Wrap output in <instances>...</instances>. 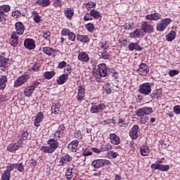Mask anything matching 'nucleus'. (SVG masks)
<instances>
[{
	"label": "nucleus",
	"instance_id": "nucleus-1",
	"mask_svg": "<svg viewBox=\"0 0 180 180\" xmlns=\"http://www.w3.org/2000/svg\"><path fill=\"white\" fill-rule=\"evenodd\" d=\"M153 113V108L150 107H144L139 109L136 111V115H138L140 118V122L142 124H146V122H148V117H143L146 115H151Z\"/></svg>",
	"mask_w": 180,
	"mask_h": 180
},
{
	"label": "nucleus",
	"instance_id": "nucleus-2",
	"mask_svg": "<svg viewBox=\"0 0 180 180\" xmlns=\"http://www.w3.org/2000/svg\"><path fill=\"white\" fill-rule=\"evenodd\" d=\"M91 165L94 168L99 169L105 167V165H112V162L105 159H97L92 162Z\"/></svg>",
	"mask_w": 180,
	"mask_h": 180
},
{
	"label": "nucleus",
	"instance_id": "nucleus-3",
	"mask_svg": "<svg viewBox=\"0 0 180 180\" xmlns=\"http://www.w3.org/2000/svg\"><path fill=\"white\" fill-rule=\"evenodd\" d=\"M139 92L142 95H150L151 94V85H150V83H143L139 86Z\"/></svg>",
	"mask_w": 180,
	"mask_h": 180
},
{
	"label": "nucleus",
	"instance_id": "nucleus-4",
	"mask_svg": "<svg viewBox=\"0 0 180 180\" xmlns=\"http://www.w3.org/2000/svg\"><path fill=\"white\" fill-rule=\"evenodd\" d=\"M149 71L150 70L148 69V66L144 63H141L139 69L136 70V72L143 77H146V75L148 74Z\"/></svg>",
	"mask_w": 180,
	"mask_h": 180
},
{
	"label": "nucleus",
	"instance_id": "nucleus-5",
	"mask_svg": "<svg viewBox=\"0 0 180 180\" xmlns=\"http://www.w3.org/2000/svg\"><path fill=\"white\" fill-rule=\"evenodd\" d=\"M27 79H29V75H22V76L19 77L14 82L15 88L22 86V85H23V84H25Z\"/></svg>",
	"mask_w": 180,
	"mask_h": 180
},
{
	"label": "nucleus",
	"instance_id": "nucleus-6",
	"mask_svg": "<svg viewBox=\"0 0 180 180\" xmlns=\"http://www.w3.org/2000/svg\"><path fill=\"white\" fill-rule=\"evenodd\" d=\"M151 169H158V171H162V172L169 171V166L168 165H160V164H152L150 165Z\"/></svg>",
	"mask_w": 180,
	"mask_h": 180
},
{
	"label": "nucleus",
	"instance_id": "nucleus-7",
	"mask_svg": "<svg viewBox=\"0 0 180 180\" xmlns=\"http://www.w3.org/2000/svg\"><path fill=\"white\" fill-rule=\"evenodd\" d=\"M91 107L90 108L91 113H99L100 110H105L106 106L103 103H101L98 105L96 104L92 103Z\"/></svg>",
	"mask_w": 180,
	"mask_h": 180
},
{
	"label": "nucleus",
	"instance_id": "nucleus-8",
	"mask_svg": "<svg viewBox=\"0 0 180 180\" xmlns=\"http://www.w3.org/2000/svg\"><path fill=\"white\" fill-rule=\"evenodd\" d=\"M24 46L28 50H34L36 48V43L33 39H25Z\"/></svg>",
	"mask_w": 180,
	"mask_h": 180
},
{
	"label": "nucleus",
	"instance_id": "nucleus-9",
	"mask_svg": "<svg viewBox=\"0 0 180 180\" xmlns=\"http://www.w3.org/2000/svg\"><path fill=\"white\" fill-rule=\"evenodd\" d=\"M139 126L135 124L129 131V136L132 140H137V137H139Z\"/></svg>",
	"mask_w": 180,
	"mask_h": 180
},
{
	"label": "nucleus",
	"instance_id": "nucleus-10",
	"mask_svg": "<svg viewBox=\"0 0 180 180\" xmlns=\"http://www.w3.org/2000/svg\"><path fill=\"white\" fill-rule=\"evenodd\" d=\"M98 74L100 77H108V68L106 64L101 63L98 65Z\"/></svg>",
	"mask_w": 180,
	"mask_h": 180
},
{
	"label": "nucleus",
	"instance_id": "nucleus-11",
	"mask_svg": "<svg viewBox=\"0 0 180 180\" xmlns=\"http://www.w3.org/2000/svg\"><path fill=\"white\" fill-rule=\"evenodd\" d=\"M141 30H143L144 33H153V32L154 31V28H153V26H151V25L147 24V22H143L141 24Z\"/></svg>",
	"mask_w": 180,
	"mask_h": 180
},
{
	"label": "nucleus",
	"instance_id": "nucleus-12",
	"mask_svg": "<svg viewBox=\"0 0 180 180\" xmlns=\"http://www.w3.org/2000/svg\"><path fill=\"white\" fill-rule=\"evenodd\" d=\"M79 142L77 140L72 141L68 145V150L70 153H76L77 148H78Z\"/></svg>",
	"mask_w": 180,
	"mask_h": 180
},
{
	"label": "nucleus",
	"instance_id": "nucleus-13",
	"mask_svg": "<svg viewBox=\"0 0 180 180\" xmlns=\"http://www.w3.org/2000/svg\"><path fill=\"white\" fill-rule=\"evenodd\" d=\"M15 30L19 36H22V34L25 32V25L22 22H18L15 24Z\"/></svg>",
	"mask_w": 180,
	"mask_h": 180
},
{
	"label": "nucleus",
	"instance_id": "nucleus-14",
	"mask_svg": "<svg viewBox=\"0 0 180 180\" xmlns=\"http://www.w3.org/2000/svg\"><path fill=\"white\" fill-rule=\"evenodd\" d=\"M84 97H85V88H84L82 86H79L77 99V101H79V102H82V99H84Z\"/></svg>",
	"mask_w": 180,
	"mask_h": 180
},
{
	"label": "nucleus",
	"instance_id": "nucleus-15",
	"mask_svg": "<svg viewBox=\"0 0 180 180\" xmlns=\"http://www.w3.org/2000/svg\"><path fill=\"white\" fill-rule=\"evenodd\" d=\"M128 49L129 51H134V50L141 51V50H143V47L140 46V45L137 42H131L129 44Z\"/></svg>",
	"mask_w": 180,
	"mask_h": 180
},
{
	"label": "nucleus",
	"instance_id": "nucleus-16",
	"mask_svg": "<svg viewBox=\"0 0 180 180\" xmlns=\"http://www.w3.org/2000/svg\"><path fill=\"white\" fill-rule=\"evenodd\" d=\"M143 36V32L141 29H136L134 32L129 33L131 39H140Z\"/></svg>",
	"mask_w": 180,
	"mask_h": 180
},
{
	"label": "nucleus",
	"instance_id": "nucleus-17",
	"mask_svg": "<svg viewBox=\"0 0 180 180\" xmlns=\"http://www.w3.org/2000/svg\"><path fill=\"white\" fill-rule=\"evenodd\" d=\"M77 58L79 61H82V63H88V61H89V56L84 51L79 53Z\"/></svg>",
	"mask_w": 180,
	"mask_h": 180
},
{
	"label": "nucleus",
	"instance_id": "nucleus-18",
	"mask_svg": "<svg viewBox=\"0 0 180 180\" xmlns=\"http://www.w3.org/2000/svg\"><path fill=\"white\" fill-rule=\"evenodd\" d=\"M22 147V143H11L8 146L7 150L10 151V153H13V151H16L19 150Z\"/></svg>",
	"mask_w": 180,
	"mask_h": 180
},
{
	"label": "nucleus",
	"instance_id": "nucleus-19",
	"mask_svg": "<svg viewBox=\"0 0 180 180\" xmlns=\"http://www.w3.org/2000/svg\"><path fill=\"white\" fill-rule=\"evenodd\" d=\"M110 140L112 144H115V146H117V144H120V138L117 136L116 134H110Z\"/></svg>",
	"mask_w": 180,
	"mask_h": 180
},
{
	"label": "nucleus",
	"instance_id": "nucleus-20",
	"mask_svg": "<svg viewBox=\"0 0 180 180\" xmlns=\"http://www.w3.org/2000/svg\"><path fill=\"white\" fill-rule=\"evenodd\" d=\"M146 18L148 20H159V19L161 18V15L160 13H154L152 14H148L146 16Z\"/></svg>",
	"mask_w": 180,
	"mask_h": 180
},
{
	"label": "nucleus",
	"instance_id": "nucleus-21",
	"mask_svg": "<svg viewBox=\"0 0 180 180\" xmlns=\"http://www.w3.org/2000/svg\"><path fill=\"white\" fill-rule=\"evenodd\" d=\"M43 117H44V116L43 115V112H39L34 119V126L39 127V126H40V123H41V120H43Z\"/></svg>",
	"mask_w": 180,
	"mask_h": 180
},
{
	"label": "nucleus",
	"instance_id": "nucleus-22",
	"mask_svg": "<svg viewBox=\"0 0 180 180\" xmlns=\"http://www.w3.org/2000/svg\"><path fill=\"white\" fill-rule=\"evenodd\" d=\"M6 82H8V77L6 76L3 75L0 78V89L4 91L6 87Z\"/></svg>",
	"mask_w": 180,
	"mask_h": 180
},
{
	"label": "nucleus",
	"instance_id": "nucleus-23",
	"mask_svg": "<svg viewBox=\"0 0 180 180\" xmlns=\"http://www.w3.org/2000/svg\"><path fill=\"white\" fill-rule=\"evenodd\" d=\"M67 79H68V73L60 75L59 79L57 80V83L58 85H63V84H65V82H67Z\"/></svg>",
	"mask_w": 180,
	"mask_h": 180
},
{
	"label": "nucleus",
	"instance_id": "nucleus-24",
	"mask_svg": "<svg viewBox=\"0 0 180 180\" xmlns=\"http://www.w3.org/2000/svg\"><path fill=\"white\" fill-rule=\"evenodd\" d=\"M64 13L66 16V18H68V19H72V17L74 16V9L71 8H68L64 11Z\"/></svg>",
	"mask_w": 180,
	"mask_h": 180
},
{
	"label": "nucleus",
	"instance_id": "nucleus-25",
	"mask_svg": "<svg viewBox=\"0 0 180 180\" xmlns=\"http://www.w3.org/2000/svg\"><path fill=\"white\" fill-rule=\"evenodd\" d=\"M36 4H37V5L39 6L46 8V6H49V5L51 4V1H50V0H38L36 1Z\"/></svg>",
	"mask_w": 180,
	"mask_h": 180
},
{
	"label": "nucleus",
	"instance_id": "nucleus-26",
	"mask_svg": "<svg viewBox=\"0 0 180 180\" xmlns=\"http://www.w3.org/2000/svg\"><path fill=\"white\" fill-rule=\"evenodd\" d=\"M43 52L46 54V56H51L56 53V49L50 47H44L43 48Z\"/></svg>",
	"mask_w": 180,
	"mask_h": 180
},
{
	"label": "nucleus",
	"instance_id": "nucleus-27",
	"mask_svg": "<svg viewBox=\"0 0 180 180\" xmlns=\"http://www.w3.org/2000/svg\"><path fill=\"white\" fill-rule=\"evenodd\" d=\"M77 39L79 41H82V43H89V37H88V35L78 34Z\"/></svg>",
	"mask_w": 180,
	"mask_h": 180
},
{
	"label": "nucleus",
	"instance_id": "nucleus-28",
	"mask_svg": "<svg viewBox=\"0 0 180 180\" xmlns=\"http://www.w3.org/2000/svg\"><path fill=\"white\" fill-rule=\"evenodd\" d=\"M48 144H49V146L55 150L58 147V142L54 139H49L48 141Z\"/></svg>",
	"mask_w": 180,
	"mask_h": 180
},
{
	"label": "nucleus",
	"instance_id": "nucleus-29",
	"mask_svg": "<svg viewBox=\"0 0 180 180\" xmlns=\"http://www.w3.org/2000/svg\"><path fill=\"white\" fill-rule=\"evenodd\" d=\"M32 16H33L34 22H35V23H40V22H41V18L40 17L37 11H34L32 12Z\"/></svg>",
	"mask_w": 180,
	"mask_h": 180
},
{
	"label": "nucleus",
	"instance_id": "nucleus-30",
	"mask_svg": "<svg viewBox=\"0 0 180 180\" xmlns=\"http://www.w3.org/2000/svg\"><path fill=\"white\" fill-rule=\"evenodd\" d=\"M176 36V32L175 31H171L168 34L166 35V39L167 41H172Z\"/></svg>",
	"mask_w": 180,
	"mask_h": 180
},
{
	"label": "nucleus",
	"instance_id": "nucleus-31",
	"mask_svg": "<svg viewBox=\"0 0 180 180\" xmlns=\"http://www.w3.org/2000/svg\"><path fill=\"white\" fill-rule=\"evenodd\" d=\"M140 151L141 155H143V157H146V155L150 154V148H148V146H143L141 148Z\"/></svg>",
	"mask_w": 180,
	"mask_h": 180
},
{
	"label": "nucleus",
	"instance_id": "nucleus-32",
	"mask_svg": "<svg viewBox=\"0 0 180 180\" xmlns=\"http://www.w3.org/2000/svg\"><path fill=\"white\" fill-rule=\"evenodd\" d=\"M9 61L8 58H6L4 56H0V67H4V68H6V65Z\"/></svg>",
	"mask_w": 180,
	"mask_h": 180
},
{
	"label": "nucleus",
	"instance_id": "nucleus-33",
	"mask_svg": "<svg viewBox=\"0 0 180 180\" xmlns=\"http://www.w3.org/2000/svg\"><path fill=\"white\" fill-rule=\"evenodd\" d=\"M56 75L55 71H51V72H45L44 73V77L46 78V79H51L54 76Z\"/></svg>",
	"mask_w": 180,
	"mask_h": 180
},
{
	"label": "nucleus",
	"instance_id": "nucleus-34",
	"mask_svg": "<svg viewBox=\"0 0 180 180\" xmlns=\"http://www.w3.org/2000/svg\"><path fill=\"white\" fill-rule=\"evenodd\" d=\"M9 11H11V6L6 4L0 6V12L2 13H8Z\"/></svg>",
	"mask_w": 180,
	"mask_h": 180
},
{
	"label": "nucleus",
	"instance_id": "nucleus-35",
	"mask_svg": "<svg viewBox=\"0 0 180 180\" xmlns=\"http://www.w3.org/2000/svg\"><path fill=\"white\" fill-rule=\"evenodd\" d=\"M90 15L94 18V19H99L101 18V13L95 9H92L90 11Z\"/></svg>",
	"mask_w": 180,
	"mask_h": 180
},
{
	"label": "nucleus",
	"instance_id": "nucleus-36",
	"mask_svg": "<svg viewBox=\"0 0 180 180\" xmlns=\"http://www.w3.org/2000/svg\"><path fill=\"white\" fill-rule=\"evenodd\" d=\"M72 160V157H70V155H65L60 158V162H62V164H68V162H70V161Z\"/></svg>",
	"mask_w": 180,
	"mask_h": 180
},
{
	"label": "nucleus",
	"instance_id": "nucleus-37",
	"mask_svg": "<svg viewBox=\"0 0 180 180\" xmlns=\"http://www.w3.org/2000/svg\"><path fill=\"white\" fill-rule=\"evenodd\" d=\"M41 151H44V153H47L48 154H51L56 150L50 146H43L41 148Z\"/></svg>",
	"mask_w": 180,
	"mask_h": 180
},
{
	"label": "nucleus",
	"instance_id": "nucleus-38",
	"mask_svg": "<svg viewBox=\"0 0 180 180\" xmlns=\"http://www.w3.org/2000/svg\"><path fill=\"white\" fill-rule=\"evenodd\" d=\"M162 94V91L161 89L155 90L153 94H151L150 96L151 98H160L161 96V94Z\"/></svg>",
	"mask_w": 180,
	"mask_h": 180
},
{
	"label": "nucleus",
	"instance_id": "nucleus-39",
	"mask_svg": "<svg viewBox=\"0 0 180 180\" xmlns=\"http://www.w3.org/2000/svg\"><path fill=\"white\" fill-rule=\"evenodd\" d=\"M51 110L54 115H57L60 112V105L58 104H54L51 106Z\"/></svg>",
	"mask_w": 180,
	"mask_h": 180
},
{
	"label": "nucleus",
	"instance_id": "nucleus-40",
	"mask_svg": "<svg viewBox=\"0 0 180 180\" xmlns=\"http://www.w3.org/2000/svg\"><path fill=\"white\" fill-rule=\"evenodd\" d=\"M51 36V32L50 31H44L42 32V37L45 39V40H48L49 43L51 42L50 37Z\"/></svg>",
	"mask_w": 180,
	"mask_h": 180
},
{
	"label": "nucleus",
	"instance_id": "nucleus-41",
	"mask_svg": "<svg viewBox=\"0 0 180 180\" xmlns=\"http://www.w3.org/2000/svg\"><path fill=\"white\" fill-rule=\"evenodd\" d=\"M2 180H10L11 179V173L6 170L1 175Z\"/></svg>",
	"mask_w": 180,
	"mask_h": 180
},
{
	"label": "nucleus",
	"instance_id": "nucleus-42",
	"mask_svg": "<svg viewBox=\"0 0 180 180\" xmlns=\"http://www.w3.org/2000/svg\"><path fill=\"white\" fill-rule=\"evenodd\" d=\"M101 150L103 152L110 151V150H112V145H110V143H107L106 145L102 146L101 147Z\"/></svg>",
	"mask_w": 180,
	"mask_h": 180
},
{
	"label": "nucleus",
	"instance_id": "nucleus-43",
	"mask_svg": "<svg viewBox=\"0 0 180 180\" xmlns=\"http://www.w3.org/2000/svg\"><path fill=\"white\" fill-rule=\"evenodd\" d=\"M15 168L19 172H25V166L23 165V163H15Z\"/></svg>",
	"mask_w": 180,
	"mask_h": 180
},
{
	"label": "nucleus",
	"instance_id": "nucleus-44",
	"mask_svg": "<svg viewBox=\"0 0 180 180\" xmlns=\"http://www.w3.org/2000/svg\"><path fill=\"white\" fill-rule=\"evenodd\" d=\"M34 89H31V87H28V88H26L24 91V94L25 95V96H30L31 95H32L33 92H34Z\"/></svg>",
	"mask_w": 180,
	"mask_h": 180
},
{
	"label": "nucleus",
	"instance_id": "nucleus-45",
	"mask_svg": "<svg viewBox=\"0 0 180 180\" xmlns=\"http://www.w3.org/2000/svg\"><path fill=\"white\" fill-rule=\"evenodd\" d=\"M5 22H6V14L0 11V22L5 25Z\"/></svg>",
	"mask_w": 180,
	"mask_h": 180
},
{
	"label": "nucleus",
	"instance_id": "nucleus-46",
	"mask_svg": "<svg viewBox=\"0 0 180 180\" xmlns=\"http://www.w3.org/2000/svg\"><path fill=\"white\" fill-rule=\"evenodd\" d=\"M29 136V132L24 131L23 134L20 136V141L18 143H20L22 144V140H27V137Z\"/></svg>",
	"mask_w": 180,
	"mask_h": 180
},
{
	"label": "nucleus",
	"instance_id": "nucleus-47",
	"mask_svg": "<svg viewBox=\"0 0 180 180\" xmlns=\"http://www.w3.org/2000/svg\"><path fill=\"white\" fill-rule=\"evenodd\" d=\"M101 57L102 58H103V60H109V58H110V55L109 54V53H108V51H106V50H104L101 53Z\"/></svg>",
	"mask_w": 180,
	"mask_h": 180
},
{
	"label": "nucleus",
	"instance_id": "nucleus-48",
	"mask_svg": "<svg viewBox=\"0 0 180 180\" xmlns=\"http://www.w3.org/2000/svg\"><path fill=\"white\" fill-rule=\"evenodd\" d=\"M86 29L89 32H94L95 30V25H94L92 23H88L86 25Z\"/></svg>",
	"mask_w": 180,
	"mask_h": 180
},
{
	"label": "nucleus",
	"instance_id": "nucleus-49",
	"mask_svg": "<svg viewBox=\"0 0 180 180\" xmlns=\"http://www.w3.org/2000/svg\"><path fill=\"white\" fill-rule=\"evenodd\" d=\"M66 176L68 180L71 179L72 176H74L73 173H72V169H68L66 170Z\"/></svg>",
	"mask_w": 180,
	"mask_h": 180
},
{
	"label": "nucleus",
	"instance_id": "nucleus-50",
	"mask_svg": "<svg viewBox=\"0 0 180 180\" xmlns=\"http://www.w3.org/2000/svg\"><path fill=\"white\" fill-rule=\"evenodd\" d=\"M86 9L88 11H89V9L94 8V6H96V3L94 2V1H89L86 4Z\"/></svg>",
	"mask_w": 180,
	"mask_h": 180
},
{
	"label": "nucleus",
	"instance_id": "nucleus-51",
	"mask_svg": "<svg viewBox=\"0 0 180 180\" xmlns=\"http://www.w3.org/2000/svg\"><path fill=\"white\" fill-rule=\"evenodd\" d=\"M165 29H167V27H165L164 25L162 24V22H160L157 25V30H158L159 32H164Z\"/></svg>",
	"mask_w": 180,
	"mask_h": 180
},
{
	"label": "nucleus",
	"instance_id": "nucleus-52",
	"mask_svg": "<svg viewBox=\"0 0 180 180\" xmlns=\"http://www.w3.org/2000/svg\"><path fill=\"white\" fill-rule=\"evenodd\" d=\"M16 169V163L11 164L8 167H7L6 171L8 172H12L13 169Z\"/></svg>",
	"mask_w": 180,
	"mask_h": 180
},
{
	"label": "nucleus",
	"instance_id": "nucleus-53",
	"mask_svg": "<svg viewBox=\"0 0 180 180\" xmlns=\"http://www.w3.org/2000/svg\"><path fill=\"white\" fill-rule=\"evenodd\" d=\"M82 155L84 157H89V155H92V152L89 151V150L84 148L83 149Z\"/></svg>",
	"mask_w": 180,
	"mask_h": 180
},
{
	"label": "nucleus",
	"instance_id": "nucleus-54",
	"mask_svg": "<svg viewBox=\"0 0 180 180\" xmlns=\"http://www.w3.org/2000/svg\"><path fill=\"white\" fill-rule=\"evenodd\" d=\"M179 74V71L177 70H172L169 71V75L170 77H175V75H178Z\"/></svg>",
	"mask_w": 180,
	"mask_h": 180
},
{
	"label": "nucleus",
	"instance_id": "nucleus-55",
	"mask_svg": "<svg viewBox=\"0 0 180 180\" xmlns=\"http://www.w3.org/2000/svg\"><path fill=\"white\" fill-rule=\"evenodd\" d=\"M68 39L70 40V41H75L76 37H75V34H74V32H70L69 33V35H68Z\"/></svg>",
	"mask_w": 180,
	"mask_h": 180
},
{
	"label": "nucleus",
	"instance_id": "nucleus-56",
	"mask_svg": "<svg viewBox=\"0 0 180 180\" xmlns=\"http://www.w3.org/2000/svg\"><path fill=\"white\" fill-rule=\"evenodd\" d=\"M53 6L55 8H60L63 6V2L60 0H55Z\"/></svg>",
	"mask_w": 180,
	"mask_h": 180
},
{
	"label": "nucleus",
	"instance_id": "nucleus-57",
	"mask_svg": "<svg viewBox=\"0 0 180 180\" xmlns=\"http://www.w3.org/2000/svg\"><path fill=\"white\" fill-rule=\"evenodd\" d=\"M161 22H162V24L164 25L165 27H167V26H168V25H169V23H171V19L165 18V19L162 20Z\"/></svg>",
	"mask_w": 180,
	"mask_h": 180
},
{
	"label": "nucleus",
	"instance_id": "nucleus-58",
	"mask_svg": "<svg viewBox=\"0 0 180 180\" xmlns=\"http://www.w3.org/2000/svg\"><path fill=\"white\" fill-rule=\"evenodd\" d=\"M174 112L175 115H180V105H177L173 108Z\"/></svg>",
	"mask_w": 180,
	"mask_h": 180
},
{
	"label": "nucleus",
	"instance_id": "nucleus-59",
	"mask_svg": "<svg viewBox=\"0 0 180 180\" xmlns=\"http://www.w3.org/2000/svg\"><path fill=\"white\" fill-rule=\"evenodd\" d=\"M10 42L11 46H13V47H16V45L18 44V39L11 38Z\"/></svg>",
	"mask_w": 180,
	"mask_h": 180
},
{
	"label": "nucleus",
	"instance_id": "nucleus-60",
	"mask_svg": "<svg viewBox=\"0 0 180 180\" xmlns=\"http://www.w3.org/2000/svg\"><path fill=\"white\" fill-rule=\"evenodd\" d=\"M70 32H71V31L70 30H68V29H63L61 31V34H62V36H68Z\"/></svg>",
	"mask_w": 180,
	"mask_h": 180
},
{
	"label": "nucleus",
	"instance_id": "nucleus-61",
	"mask_svg": "<svg viewBox=\"0 0 180 180\" xmlns=\"http://www.w3.org/2000/svg\"><path fill=\"white\" fill-rule=\"evenodd\" d=\"M38 85H40V83L39 82H34L30 87L34 91Z\"/></svg>",
	"mask_w": 180,
	"mask_h": 180
},
{
	"label": "nucleus",
	"instance_id": "nucleus-62",
	"mask_svg": "<svg viewBox=\"0 0 180 180\" xmlns=\"http://www.w3.org/2000/svg\"><path fill=\"white\" fill-rule=\"evenodd\" d=\"M75 139H77L78 140L82 139V136L81 135V131H78L76 133H75Z\"/></svg>",
	"mask_w": 180,
	"mask_h": 180
},
{
	"label": "nucleus",
	"instance_id": "nucleus-63",
	"mask_svg": "<svg viewBox=\"0 0 180 180\" xmlns=\"http://www.w3.org/2000/svg\"><path fill=\"white\" fill-rule=\"evenodd\" d=\"M20 15L21 13L19 11H15L12 13V16H13L14 18H18V16H20Z\"/></svg>",
	"mask_w": 180,
	"mask_h": 180
},
{
	"label": "nucleus",
	"instance_id": "nucleus-64",
	"mask_svg": "<svg viewBox=\"0 0 180 180\" xmlns=\"http://www.w3.org/2000/svg\"><path fill=\"white\" fill-rule=\"evenodd\" d=\"M65 65H67V62L62 61V62L59 63L58 68H64V67H65Z\"/></svg>",
	"mask_w": 180,
	"mask_h": 180
}]
</instances>
